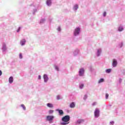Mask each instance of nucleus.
<instances>
[{"label":"nucleus","mask_w":125,"mask_h":125,"mask_svg":"<svg viewBox=\"0 0 125 125\" xmlns=\"http://www.w3.org/2000/svg\"><path fill=\"white\" fill-rule=\"evenodd\" d=\"M62 120L63 122L68 123V122L70 121V116L66 115L64 117H62Z\"/></svg>","instance_id":"1"},{"label":"nucleus","mask_w":125,"mask_h":125,"mask_svg":"<svg viewBox=\"0 0 125 125\" xmlns=\"http://www.w3.org/2000/svg\"><path fill=\"white\" fill-rule=\"evenodd\" d=\"M94 114L95 117H96V118H98L99 116V109L98 108L96 109Z\"/></svg>","instance_id":"2"},{"label":"nucleus","mask_w":125,"mask_h":125,"mask_svg":"<svg viewBox=\"0 0 125 125\" xmlns=\"http://www.w3.org/2000/svg\"><path fill=\"white\" fill-rule=\"evenodd\" d=\"M80 28H77L74 31V36L79 35L80 33Z\"/></svg>","instance_id":"3"},{"label":"nucleus","mask_w":125,"mask_h":125,"mask_svg":"<svg viewBox=\"0 0 125 125\" xmlns=\"http://www.w3.org/2000/svg\"><path fill=\"white\" fill-rule=\"evenodd\" d=\"M83 74H84V69L82 68L79 71V76H83Z\"/></svg>","instance_id":"4"},{"label":"nucleus","mask_w":125,"mask_h":125,"mask_svg":"<svg viewBox=\"0 0 125 125\" xmlns=\"http://www.w3.org/2000/svg\"><path fill=\"white\" fill-rule=\"evenodd\" d=\"M46 119L47 121H52V120L54 119V117L53 116H47L46 117Z\"/></svg>","instance_id":"5"},{"label":"nucleus","mask_w":125,"mask_h":125,"mask_svg":"<svg viewBox=\"0 0 125 125\" xmlns=\"http://www.w3.org/2000/svg\"><path fill=\"white\" fill-rule=\"evenodd\" d=\"M56 111H57V112H59L60 116H63V115L64 114V112H63V110L61 109H56Z\"/></svg>","instance_id":"6"},{"label":"nucleus","mask_w":125,"mask_h":125,"mask_svg":"<svg viewBox=\"0 0 125 125\" xmlns=\"http://www.w3.org/2000/svg\"><path fill=\"white\" fill-rule=\"evenodd\" d=\"M118 65V62H117V60H113V63H112V66L113 67H116Z\"/></svg>","instance_id":"7"},{"label":"nucleus","mask_w":125,"mask_h":125,"mask_svg":"<svg viewBox=\"0 0 125 125\" xmlns=\"http://www.w3.org/2000/svg\"><path fill=\"white\" fill-rule=\"evenodd\" d=\"M43 79L45 83H46V82L48 81V77H47V75H46V74H44L43 75Z\"/></svg>","instance_id":"8"},{"label":"nucleus","mask_w":125,"mask_h":125,"mask_svg":"<svg viewBox=\"0 0 125 125\" xmlns=\"http://www.w3.org/2000/svg\"><path fill=\"white\" fill-rule=\"evenodd\" d=\"M76 107V105L75 104V103L72 102L70 104V108H75Z\"/></svg>","instance_id":"9"},{"label":"nucleus","mask_w":125,"mask_h":125,"mask_svg":"<svg viewBox=\"0 0 125 125\" xmlns=\"http://www.w3.org/2000/svg\"><path fill=\"white\" fill-rule=\"evenodd\" d=\"M9 83H13V77H10L9 78Z\"/></svg>","instance_id":"10"},{"label":"nucleus","mask_w":125,"mask_h":125,"mask_svg":"<svg viewBox=\"0 0 125 125\" xmlns=\"http://www.w3.org/2000/svg\"><path fill=\"white\" fill-rule=\"evenodd\" d=\"M26 42V40L25 39H23L21 42V45H24Z\"/></svg>","instance_id":"11"},{"label":"nucleus","mask_w":125,"mask_h":125,"mask_svg":"<svg viewBox=\"0 0 125 125\" xmlns=\"http://www.w3.org/2000/svg\"><path fill=\"white\" fill-rule=\"evenodd\" d=\"M47 106V107H49V108H53V104L50 103H48Z\"/></svg>","instance_id":"12"},{"label":"nucleus","mask_w":125,"mask_h":125,"mask_svg":"<svg viewBox=\"0 0 125 125\" xmlns=\"http://www.w3.org/2000/svg\"><path fill=\"white\" fill-rule=\"evenodd\" d=\"M46 4L50 5L51 4V0H47Z\"/></svg>","instance_id":"13"},{"label":"nucleus","mask_w":125,"mask_h":125,"mask_svg":"<svg viewBox=\"0 0 125 125\" xmlns=\"http://www.w3.org/2000/svg\"><path fill=\"white\" fill-rule=\"evenodd\" d=\"M83 120H79L77 121V124H82V123H83Z\"/></svg>","instance_id":"14"},{"label":"nucleus","mask_w":125,"mask_h":125,"mask_svg":"<svg viewBox=\"0 0 125 125\" xmlns=\"http://www.w3.org/2000/svg\"><path fill=\"white\" fill-rule=\"evenodd\" d=\"M104 82V79L103 78H101L99 81V83H103Z\"/></svg>","instance_id":"15"},{"label":"nucleus","mask_w":125,"mask_h":125,"mask_svg":"<svg viewBox=\"0 0 125 125\" xmlns=\"http://www.w3.org/2000/svg\"><path fill=\"white\" fill-rule=\"evenodd\" d=\"M2 49L3 50H4H4H6V47L5 44H4L3 45V47H2Z\"/></svg>","instance_id":"16"},{"label":"nucleus","mask_w":125,"mask_h":125,"mask_svg":"<svg viewBox=\"0 0 125 125\" xmlns=\"http://www.w3.org/2000/svg\"><path fill=\"white\" fill-rule=\"evenodd\" d=\"M68 124H69V122H62V123H61V125H68Z\"/></svg>","instance_id":"17"},{"label":"nucleus","mask_w":125,"mask_h":125,"mask_svg":"<svg viewBox=\"0 0 125 125\" xmlns=\"http://www.w3.org/2000/svg\"><path fill=\"white\" fill-rule=\"evenodd\" d=\"M74 8L75 9V10H77V9H78V8H79V5H75L74 7Z\"/></svg>","instance_id":"18"},{"label":"nucleus","mask_w":125,"mask_h":125,"mask_svg":"<svg viewBox=\"0 0 125 125\" xmlns=\"http://www.w3.org/2000/svg\"><path fill=\"white\" fill-rule=\"evenodd\" d=\"M106 72L108 73H111V69H106Z\"/></svg>","instance_id":"19"},{"label":"nucleus","mask_w":125,"mask_h":125,"mask_svg":"<svg viewBox=\"0 0 125 125\" xmlns=\"http://www.w3.org/2000/svg\"><path fill=\"white\" fill-rule=\"evenodd\" d=\"M124 30V28H123V27H119L118 29V31H119V32H122V31H123Z\"/></svg>","instance_id":"20"},{"label":"nucleus","mask_w":125,"mask_h":125,"mask_svg":"<svg viewBox=\"0 0 125 125\" xmlns=\"http://www.w3.org/2000/svg\"><path fill=\"white\" fill-rule=\"evenodd\" d=\"M21 106L22 107L23 110H26V106L24 104H21Z\"/></svg>","instance_id":"21"},{"label":"nucleus","mask_w":125,"mask_h":125,"mask_svg":"<svg viewBox=\"0 0 125 125\" xmlns=\"http://www.w3.org/2000/svg\"><path fill=\"white\" fill-rule=\"evenodd\" d=\"M108 97H109V94L106 93L105 94V98H106V99H108Z\"/></svg>","instance_id":"22"},{"label":"nucleus","mask_w":125,"mask_h":125,"mask_svg":"<svg viewBox=\"0 0 125 125\" xmlns=\"http://www.w3.org/2000/svg\"><path fill=\"white\" fill-rule=\"evenodd\" d=\"M54 111L52 110H50L49 111V114H52V113H54Z\"/></svg>","instance_id":"23"},{"label":"nucleus","mask_w":125,"mask_h":125,"mask_svg":"<svg viewBox=\"0 0 125 125\" xmlns=\"http://www.w3.org/2000/svg\"><path fill=\"white\" fill-rule=\"evenodd\" d=\"M83 86H84V85H83V84H81L80 85V88H83Z\"/></svg>","instance_id":"24"},{"label":"nucleus","mask_w":125,"mask_h":125,"mask_svg":"<svg viewBox=\"0 0 125 125\" xmlns=\"http://www.w3.org/2000/svg\"><path fill=\"white\" fill-rule=\"evenodd\" d=\"M20 59H22V58H23V56H22V54H20Z\"/></svg>","instance_id":"25"},{"label":"nucleus","mask_w":125,"mask_h":125,"mask_svg":"<svg viewBox=\"0 0 125 125\" xmlns=\"http://www.w3.org/2000/svg\"><path fill=\"white\" fill-rule=\"evenodd\" d=\"M55 68L57 71H59V68H58V66H55Z\"/></svg>","instance_id":"26"},{"label":"nucleus","mask_w":125,"mask_h":125,"mask_svg":"<svg viewBox=\"0 0 125 125\" xmlns=\"http://www.w3.org/2000/svg\"><path fill=\"white\" fill-rule=\"evenodd\" d=\"M106 12H104V13H103V16H104V17H105V16H106Z\"/></svg>","instance_id":"27"},{"label":"nucleus","mask_w":125,"mask_h":125,"mask_svg":"<svg viewBox=\"0 0 125 125\" xmlns=\"http://www.w3.org/2000/svg\"><path fill=\"white\" fill-rule=\"evenodd\" d=\"M57 98L58 100H59L60 99V96H57Z\"/></svg>","instance_id":"28"},{"label":"nucleus","mask_w":125,"mask_h":125,"mask_svg":"<svg viewBox=\"0 0 125 125\" xmlns=\"http://www.w3.org/2000/svg\"><path fill=\"white\" fill-rule=\"evenodd\" d=\"M20 30H21V27H19V29H18V30L17 31V32H18V33L19 32V31H20Z\"/></svg>","instance_id":"29"},{"label":"nucleus","mask_w":125,"mask_h":125,"mask_svg":"<svg viewBox=\"0 0 125 125\" xmlns=\"http://www.w3.org/2000/svg\"><path fill=\"white\" fill-rule=\"evenodd\" d=\"M110 125H114V122H111L110 123Z\"/></svg>","instance_id":"30"},{"label":"nucleus","mask_w":125,"mask_h":125,"mask_svg":"<svg viewBox=\"0 0 125 125\" xmlns=\"http://www.w3.org/2000/svg\"><path fill=\"white\" fill-rule=\"evenodd\" d=\"M98 56H99V54H100V52L99 51V50H98Z\"/></svg>","instance_id":"31"},{"label":"nucleus","mask_w":125,"mask_h":125,"mask_svg":"<svg viewBox=\"0 0 125 125\" xmlns=\"http://www.w3.org/2000/svg\"><path fill=\"white\" fill-rule=\"evenodd\" d=\"M58 31H61V28L60 27H58Z\"/></svg>","instance_id":"32"},{"label":"nucleus","mask_w":125,"mask_h":125,"mask_svg":"<svg viewBox=\"0 0 125 125\" xmlns=\"http://www.w3.org/2000/svg\"><path fill=\"white\" fill-rule=\"evenodd\" d=\"M2 75V72H1V70H0V76H1Z\"/></svg>","instance_id":"33"},{"label":"nucleus","mask_w":125,"mask_h":125,"mask_svg":"<svg viewBox=\"0 0 125 125\" xmlns=\"http://www.w3.org/2000/svg\"><path fill=\"white\" fill-rule=\"evenodd\" d=\"M38 79H39V80H41V75H39L38 76Z\"/></svg>","instance_id":"34"},{"label":"nucleus","mask_w":125,"mask_h":125,"mask_svg":"<svg viewBox=\"0 0 125 125\" xmlns=\"http://www.w3.org/2000/svg\"><path fill=\"white\" fill-rule=\"evenodd\" d=\"M96 103H94L93 104V106H94V105H96Z\"/></svg>","instance_id":"35"},{"label":"nucleus","mask_w":125,"mask_h":125,"mask_svg":"<svg viewBox=\"0 0 125 125\" xmlns=\"http://www.w3.org/2000/svg\"><path fill=\"white\" fill-rule=\"evenodd\" d=\"M122 79H120V80H119L120 83H122Z\"/></svg>","instance_id":"36"},{"label":"nucleus","mask_w":125,"mask_h":125,"mask_svg":"<svg viewBox=\"0 0 125 125\" xmlns=\"http://www.w3.org/2000/svg\"><path fill=\"white\" fill-rule=\"evenodd\" d=\"M42 21H43V20H42V21H40L41 23H42Z\"/></svg>","instance_id":"37"}]
</instances>
